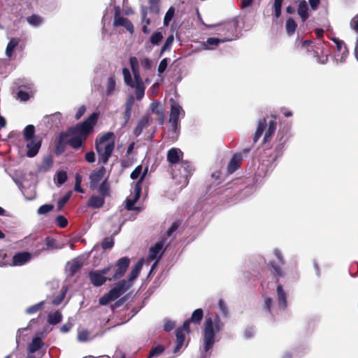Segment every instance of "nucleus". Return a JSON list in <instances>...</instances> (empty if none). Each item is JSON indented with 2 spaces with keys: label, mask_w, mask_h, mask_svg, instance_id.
Returning a JSON list of instances; mask_svg holds the SVG:
<instances>
[{
  "label": "nucleus",
  "mask_w": 358,
  "mask_h": 358,
  "mask_svg": "<svg viewBox=\"0 0 358 358\" xmlns=\"http://www.w3.org/2000/svg\"><path fill=\"white\" fill-rule=\"evenodd\" d=\"M223 327L224 324L217 315L206 318L202 335L201 358H210V350L216 342V334Z\"/></svg>",
  "instance_id": "f257e3e1"
},
{
  "label": "nucleus",
  "mask_w": 358,
  "mask_h": 358,
  "mask_svg": "<svg viewBox=\"0 0 358 358\" xmlns=\"http://www.w3.org/2000/svg\"><path fill=\"white\" fill-rule=\"evenodd\" d=\"M129 64L134 75V79L129 70L124 68L122 69L124 80L127 85L135 89L136 99L140 101L144 96L145 87L140 75L139 62L136 57H131L129 58Z\"/></svg>",
  "instance_id": "f03ea898"
},
{
  "label": "nucleus",
  "mask_w": 358,
  "mask_h": 358,
  "mask_svg": "<svg viewBox=\"0 0 358 358\" xmlns=\"http://www.w3.org/2000/svg\"><path fill=\"white\" fill-rule=\"evenodd\" d=\"M95 145L99 162L106 164L115 148L114 134L111 131L104 134L99 139L96 140Z\"/></svg>",
  "instance_id": "7ed1b4c3"
},
{
  "label": "nucleus",
  "mask_w": 358,
  "mask_h": 358,
  "mask_svg": "<svg viewBox=\"0 0 358 358\" xmlns=\"http://www.w3.org/2000/svg\"><path fill=\"white\" fill-rule=\"evenodd\" d=\"M268 265L271 267V273L276 278V296L278 308L280 310H285L287 306V293L284 290L282 285L278 282L279 278H283L285 276V272L282 268L284 265H281L274 260L270 261Z\"/></svg>",
  "instance_id": "20e7f679"
},
{
  "label": "nucleus",
  "mask_w": 358,
  "mask_h": 358,
  "mask_svg": "<svg viewBox=\"0 0 358 358\" xmlns=\"http://www.w3.org/2000/svg\"><path fill=\"white\" fill-rule=\"evenodd\" d=\"M277 123L275 120L266 122L265 118L260 119L257 123V127L253 136L254 143H257L264 132V142L268 141L276 129Z\"/></svg>",
  "instance_id": "39448f33"
},
{
  "label": "nucleus",
  "mask_w": 358,
  "mask_h": 358,
  "mask_svg": "<svg viewBox=\"0 0 358 358\" xmlns=\"http://www.w3.org/2000/svg\"><path fill=\"white\" fill-rule=\"evenodd\" d=\"M98 114L93 113L85 121L78 124L69 129L71 134H76L86 140L87 136L93 131L98 120Z\"/></svg>",
  "instance_id": "423d86ee"
},
{
  "label": "nucleus",
  "mask_w": 358,
  "mask_h": 358,
  "mask_svg": "<svg viewBox=\"0 0 358 358\" xmlns=\"http://www.w3.org/2000/svg\"><path fill=\"white\" fill-rule=\"evenodd\" d=\"M131 287V284H127L125 280L117 282L108 293L99 299L101 305H106L110 301H115Z\"/></svg>",
  "instance_id": "0eeeda50"
},
{
  "label": "nucleus",
  "mask_w": 358,
  "mask_h": 358,
  "mask_svg": "<svg viewBox=\"0 0 358 358\" xmlns=\"http://www.w3.org/2000/svg\"><path fill=\"white\" fill-rule=\"evenodd\" d=\"M171 103V113L169 115V122L171 124L172 130L176 132L179 127V117L185 115V111L182 106L174 99L171 98L170 100Z\"/></svg>",
  "instance_id": "6e6552de"
},
{
  "label": "nucleus",
  "mask_w": 358,
  "mask_h": 358,
  "mask_svg": "<svg viewBox=\"0 0 358 358\" xmlns=\"http://www.w3.org/2000/svg\"><path fill=\"white\" fill-rule=\"evenodd\" d=\"M112 266H107L101 270H93L89 273V278L91 282L96 287H99L104 284L107 280H111L112 278L106 275L109 273Z\"/></svg>",
  "instance_id": "1a4fd4ad"
},
{
  "label": "nucleus",
  "mask_w": 358,
  "mask_h": 358,
  "mask_svg": "<svg viewBox=\"0 0 358 358\" xmlns=\"http://www.w3.org/2000/svg\"><path fill=\"white\" fill-rule=\"evenodd\" d=\"M147 174V170L141 176V178L135 183L133 187V190L130 196L127 199L126 208L129 210L134 209V204L138 200L141 193V183Z\"/></svg>",
  "instance_id": "9d476101"
},
{
  "label": "nucleus",
  "mask_w": 358,
  "mask_h": 358,
  "mask_svg": "<svg viewBox=\"0 0 358 358\" xmlns=\"http://www.w3.org/2000/svg\"><path fill=\"white\" fill-rule=\"evenodd\" d=\"M129 259L125 257L120 258L115 266H113L111 265L112 268H113L115 270L111 278L116 280L122 277L129 267Z\"/></svg>",
  "instance_id": "9b49d317"
},
{
  "label": "nucleus",
  "mask_w": 358,
  "mask_h": 358,
  "mask_svg": "<svg viewBox=\"0 0 358 358\" xmlns=\"http://www.w3.org/2000/svg\"><path fill=\"white\" fill-rule=\"evenodd\" d=\"M115 10L113 25L115 27H124L130 34H133L134 28L132 23L127 18L120 15V10L119 7H115Z\"/></svg>",
  "instance_id": "f8f14e48"
},
{
  "label": "nucleus",
  "mask_w": 358,
  "mask_h": 358,
  "mask_svg": "<svg viewBox=\"0 0 358 358\" xmlns=\"http://www.w3.org/2000/svg\"><path fill=\"white\" fill-rule=\"evenodd\" d=\"M179 172L180 174L179 183L182 186L187 185L189 182V178L192 173V166L188 162H182Z\"/></svg>",
  "instance_id": "ddd939ff"
},
{
  "label": "nucleus",
  "mask_w": 358,
  "mask_h": 358,
  "mask_svg": "<svg viewBox=\"0 0 358 358\" xmlns=\"http://www.w3.org/2000/svg\"><path fill=\"white\" fill-rule=\"evenodd\" d=\"M34 85L31 83H27L20 87V90L17 92V98L22 101H26L34 95Z\"/></svg>",
  "instance_id": "4468645a"
},
{
  "label": "nucleus",
  "mask_w": 358,
  "mask_h": 358,
  "mask_svg": "<svg viewBox=\"0 0 358 358\" xmlns=\"http://www.w3.org/2000/svg\"><path fill=\"white\" fill-rule=\"evenodd\" d=\"M106 172V169L104 167H100L98 170L93 171L90 176V188L95 189L98 185V183L103 178Z\"/></svg>",
  "instance_id": "2eb2a0df"
},
{
  "label": "nucleus",
  "mask_w": 358,
  "mask_h": 358,
  "mask_svg": "<svg viewBox=\"0 0 358 358\" xmlns=\"http://www.w3.org/2000/svg\"><path fill=\"white\" fill-rule=\"evenodd\" d=\"M27 142V155L29 157H34L36 156L41 148V141L34 138L31 139L30 141H26Z\"/></svg>",
  "instance_id": "dca6fc26"
},
{
  "label": "nucleus",
  "mask_w": 358,
  "mask_h": 358,
  "mask_svg": "<svg viewBox=\"0 0 358 358\" xmlns=\"http://www.w3.org/2000/svg\"><path fill=\"white\" fill-rule=\"evenodd\" d=\"M62 119V115L59 113L48 115L44 117V123L49 128L58 127Z\"/></svg>",
  "instance_id": "f3484780"
},
{
  "label": "nucleus",
  "mask_w": 358,
  "mask_h": 358,
  "mask_svg": "<svg viewBox=\"0 0 358 358\" xmlns=\"http://www.w3.org/2000/svg\"><path fill=\"white\" fill-rule=\"evenodd\" d=\"M182 157V152L178 148H173L167 152V160L171 164L179 162Z\"/></svg>",
  "instance_id": "a211bd4d"
},
{
  "label": "nucleus",
  "mask_w": 358,
  "mask_h": 358,
  "mask_svg": "<svg viewBox=\"0 0 358 358\" xmlns=\"http://www.w3.org/2000/svg\"><path fill=\"white\" fill-rule=\"evenodd\" d=\"M31 259V254L27 252H18L13 257V266H22Z\"/></svg>",
  "instance_id": "6ab92c4d"
},
{
  "label": "nucleus",
  "mask_w": 358,
  "mask_h": 358,
  "mask_svg": "<svg viewBox=\"0 0 358 358\" xmlns=\"http://www.w3.org/2000/svg\"><path fill=\"white\" fill-rule=\"evenodd\" d=\"M143 265V259H141L134 266V267L132 268L131 271L130 272L129 277H128V281L127 284H131V286L132 285L133 281L138 277L139 275L142 267Z\"/></svg>",
  "instance_id": "aec40b11"
},
{
  "label": "nucleus",
  "mask_w": 358,
  "mask_h": 358,
  "mask_svg": "<svg viewBox=\"0 0 358 358\" xmlns=\"http://www.w3.org/2000/svg\"><path fill=\"white\" fill-rule=\"evenodd\" d=\"M242 160V155L241 153L235 154L230 160L227 166V171L229 173H233L239 167L240 162Z\"/></svg>",
  "instance_id": "412c9836"
},
{
  "label": "nucleus",
  "mask_w": 358,
  "mask_h": 358,
  "mask_svg": "<svg viewBox=\"0 0 358 358\" xmlns=\"http://www.w3.org/2000/svg\"><path fill=\"white\" fill-rule=\"evenodd\" d=\"M164 245V241H160L157 243L153 247H151L149 250L148 260L152 261L157 258L158 255L162 252Z\"/></svg>",
  "instance_id": "4be33fe9"
},
{
  "label": "nucleus",
  "mask_w": 358,
  "mask_h": 358,
  "mask_svg": "<svg viewBox=\"0 0 358 358\" xmlns=\"http://www.w3.org/2000/svg\"><path fill=\"white\" fill-rule=\"evenodd\" d=\"M308 4L305 0L299 1L297 12L301 20L305 22L308 17Z\"/></svg>",
  "instance_id": "5701e85b"
},
{
  "label": "nucleus",
  "mask_w": 358,
  "mask_h": 358,
  "mask_svg": "<svg viewBox=\"0 0 358 358\" xmlns=\"http://www.w3.org/2000/svg\"><path fill=\"white\" fill-rule=\"evenodd\" d=\"M43 345V342L39 337H34L28 345L27 350L29 354H33L40 350Z\"/></svg>",
  "instance_id": "b1692460"
},
{
  "label": "nucleus",
  "mask_w": 358,
  "mask_h": 358,
  "mask_svg": "<svg viewBox=\"0 0 358 358\" xmlns=\"http://www.w3.org/2000/svg\"><path fill=\"white\" fill-rule=\"evenodd\" d=\"M104 200L103 196H92L88 200L87 205L94 208H99L103 205Z\"/></svg>",
  "instance_id": "393cba45"
},
{
  "label": "nucleus",
  "mask_w": 358,
  "mask_h": 358,
  "mask_svg": "<svg viewBox=\"0 0 358 358\" xmlns=\"http://www.w3.org/2000/svg\"><path fill=\"white\" fill-rule=\"evenodd\" d=\"M83 266L80 259H74L67 264L66 268L71 275H74Z\"/></svg>",
  "instance_id": "a878e982"
},
{
  "label": "nucleus",
  "mask_w": 358,
  "mask_h": 358,
  "mask_svg": "<svg viewBox=\"0 0 358 358\" xmlns=\"http://www.w3.org/2000/svg\"><path fill=\"white\" fill-rule=\"evenodd\" d=\"M149 123V117L147 116L143 117L138 122L137 126L134 130V134L136 136H139L144 128L147 127Z\"/></svg>",
  "instance_id": "bb28decb"
},
{
  "label": "nucleus",
  "mask_w": 358,
  "mask_h": 358,
  "mask_svg": "<svg viewBox=\"0 0 358 358\" xmlns=\"http://www.w3.org/2000/svg\"><path fill=\"white\" fill-rule=\"evenodd\" d=\"M20 39L17 38H12L8 42L6 49V55L8 57H11L13 52L15 48L20 43Z\"/></svg>",
  "instance_id": "cd10ccee"
},
{
  "label": "nucleus",
  "mask_w": 358,
  "mask_h": 358,
  "mask_svg": "<svg viewBox=\"0 0 358 358\" xmlns=\"http://www.w3.org/2000/svg\"><path fill=\"white\" fill-rule=\"evenodd\" d=\"M176 346L174 348L173 352H177L183 345L185 342V334L183 330L181 329H178L176 330Z\"/></svg>",
  "instance_id": "c85d7f7f"
},
{
  "label": "nucleus",
  "mask_w": 358,
  "mask_h": 358,
  "mask_svg": "<svg viewBox=\"0 0 358 358\" xmlns=\"http://www.w3.org/2000/svg\"><path fill=\"white\" fill-rule=\"evenodd\" d=\"M176 346L174 348L173 352H177L183 345L185 342V334L183 330L181 329H178L176 330Z\"/></svg>",
  "instance_id": "c756f323"
},
{
  "label": "nucleus",
  "mask_w": 358,
  "mask_h": 358,
  "mask_svg": "<svg viewBox=\"0 0 358 358\" xmlns=\"http://www.w3.org/2000/svg\"><path fill=\"white\" fill-rule=\"evenodd\" d=\"M62 320V315L59 310L50 313L48 315V322L50 324H57Z\"/></svg>",
  "instance_id": "7c9ffc66"
},
{
  "label": "nucleus",
  "mask_w": 358,
  "mask_h": 358,
  "mask_svg": "<svg viewBox=\"0 0 358 358\" xmlns=\"http://www.w3.org/2000/svg\"><path fill=\"white\" fill-rule=\"evenodd\" d=\"M85 140L76 134H72V137L69 138V144L71 145L73 149H78L80 148L83 141Z\"/></svg>",
  "instance_id": "2f4dec72"
},
{
  "label": "nucleus",
  "mask_w": 358,
  "mask_h": 358,
  "mask_svg": "<svg viewBox=\"0 0 358 358\" xmlns=\"http://www.w3.org/2000/svg\"><path fill=\"white\" fill-rule=\"evenodd\" d=\"M35 127L32 124L27 125L23 130V136L25 141H30L36 138L34 137Z\"/></svg>",
  "instance_id": "473e14b6"
},
{
  "label": "nucleus",
  "mask_w": 358,
  "mask_h": 358,
  "mask_svg": "<svg viewBox=\"0 0 358 358\" xmlns=\"http://www.w3.org/2000/svg\"><path fill=\"white\" fill-rule=\"evenodd\" d=\"M231 41V39H227V38L219 39L217 38H208L207 39L206 43L203 45V48L204 50H208V45H215L216 46L220 43H223L225 41Z\"/></svg>",
  "instance_id": "72a5a7b5"
},
{
  "label": "nucleus",
  "mask_w": 358,
  "mask_h": 358,
  "mask_svg": "<svg viewBox=\"0 0 358 358\" xmlns=\"http://www.w3.org/2000/svg\"><path fill=\"white\" fill-rule=\"evenodd\" d=\"M164 350V348L162 345H159L155 346L151 349L148 358H154V357H159V355H161L162 354Z\"/></svg>",
  "instance_id": "f704fd0d"
},
{
  "label": "nucleus",
  "mask_w": 358,
  "mask_h": 358,
  "mask_svg": "<svg viewBox=\"0 0 358 358\" xmlns=\"http://www.w3.org/2000/svg\"><path fill=\"white\" fill-rule=\"evenodd\" d=\"M54 180H55V182L57 184V185H61L66 181L67 174L64 171H59L56 174Z\"/></svg>",
  "instance_id": "c9c22d12"
},
{
  "label": "nucleus",
  "mask_w": 358,
  "mask_h": 358,
  "mask_svg": "<svg viewBox=\"0 0 358 358\" xmlns=\"http://www.w3.org/2000/svg\"><path fill=\"white\" fill-rule=\"evenodd\" d=\"M173 41H174V37H173V34H171L167 37L164 44L163 45V46L162 48V50L160 52V55H162L165 51L170 50V49L173 45Z\"/></svg>",
  "instance_id": "e433bc0d"
},
{
  "label": "nucleus",
  "mask_w": 358,
  "mask_h": 358,
  "mask_svg": "<svg viewBox=\"0 0 358 358\" xmlns=\"http://www.w3.org/2000/svg\"><path fill=\"white\" fill-rule=\"evenodd\" d=\"M163 39V34L161 31H155L150 36V41L152 45H159Z\"/></svg>",
  "instance_id": "4c0bfd02"
},
{
  "label": "nucleus",
  "mask_w": 358,
  "mask_h": 358,
  "mask_svg": "<svg viewBox=\"0 0 358 358\" xmlns=\"http://www.w3.org/2000/svg\"><path fill=\"white\" fill-rule=\"evenodd\" d=\"M203 310L201 308L195 310L192 315L191 322L194 323H199L203 318Z\"/></svg>",
  "instance_id": "58836bf2"
},
{
  "label": "nucleus",
  "mask_w": 358,
  "mask_h": 358,
  "mask_svg": "<svg viewBox=\"0 0 358 358\" xmlns=\"http://www.w3.org/2000/svg\"><path fill=\"white\" fill-rule=\"evenodd\" d=\"M296 28V24L292 18L287 19L286 22V30L289 35L294 33Z\"/></svg>",
  "instance_id": "ea45409f"
},
{
  "label": "nucleus",
  "mask_w": 358,
  "mask_h": 358,
  "mask_svg": "<svg viewBox=\"0 0 358 358\" xmlns=\"http://www.w3.org/2000/svg\"><path fill=\"white\" fill-rule=\"evenodd\" d=\"M54 209L52 204H44L39 207L37 210V213L40 215H45L51 212Z\"/></svg>",
  "instance_id": "a19ab883"
},
{
  "label": "nucleus",
  "mask_w": 358,
  "mask_h": 358,
  "mask_svg": "<svg viewBox=\"0 0 358 358\" xmlns=\"http://www.w3.org/2000/svg\"><path fill=\"white\" fill-rule=\"evenodd\" d=\"M152 112L157 115H163V108L161 103L158 101H154L151 103L150 106Z\"/></svg>",
  "instance_id": "79ce46f5"
},
{
  "label": "nucleus",
  "mask_w": 358,
  "mask_h": 358,
  "mask_svg": "<svg viewBox=\"0 0 358 358\" xmlns=\"http://www.w3.org/2000/svg\"><path fill=\"white\" fill-rule=\"evenodd\" d=\"M43 305L44 301H43L36 304L31 306L26 309V313L27 314H34L38 311L39 310H41L43 308Z\"/></svg>",
  "instance_id": "37998d69"
},
{
  "label": "nucleus",
  "mask_w": 358,
  "mask_h": 358,
  "mask_svg": "<svg viewBox=\"0 0 358 358\" xmlns=\"http://www.w3.org/2000/svg\"><path fill=\"white\" fill-rule=\"evenodd\" d=\"M348 55V51L346 52H340L339 53H335L334 55V60L337 64L338 63H344L346 61V58Z\"/></svg>",
  "instance_id": "c03bdc74"
},
{
  "label": "nucleus",
  "mask_w": 358,
  "mask_h": 358,
  "mask_svg": "<svg viewBox=\"0 0 358 358\" xmlns=\"http://www.w3.org/2000/svg\"><path fill=\"white\" fill-rule=\"evenodd\" d=\"M115 87V81L113 77H110L108 79L107 87H106V94L110 96L113 94Z\"/></svg>",
  "instance_id": "a18cd8bd"
},
{
  "label": "nucleus",
  "mask_w": 358,
  "mask_h": 358,
  "mask_svg": "<svg viewBox=\"0 0 358 358\" xmlns=\"http://www.w3.org/2000/svg\"><path fill=\"white\" fill-rule=\"evenodd\" d=\"M52 164V161L50 158L47 157L44 159L42 164L39 167L40 172H46L48 171Z\"/></svg>",
  "instance_id": "49530a36"
},
{
  "label": "nucleus",
  "mask_w": 358,
  "mask_h": 358,
  "mask_svg": "<svg viewBox=\"0 0 358 358\" xmlns=\"http://www.w3.org/2000/svg\"><path fill=\"white\" fill-rule=\"evenodd\" d=\"M175 13V8L173 7H170L168 11L166 12L164 18V25L168 26L170 21L173 17Z\"/></svg>",
  "instance_id": "de8ad7c7"
},
{
  "label": "nucleus",
  "mask_w": 358,
  "mask_h": 358,
  "mask_svg": "<svg viewBox=\"0 0 358 358\" xmlns=\"http://www.w3.org/2000/svg\"><path fill=\"white\" fill-rule=\"evenodd\" d=\"M333 41L335 43L336 46V53H339L340 52H343V51L346 52V50H348L346 45L343 41H342L338 38H334Z\"/></svg>",
  "instance_id": "09e8293b"
},
{
  "label": "nucleus",
  "mask_w": 358,
  "mask_h": 358,
  "mask_svg": "<svg viewBox=\"0 0 358 358\" xmlns=\"http://www.w3.org/2000/svg\"><path fill=\"white\" fill-rule=\"evenodd\" d=\"M273 254L276 257V259L278 260L277 262H278L281 265H285V261L283 255L279 249H278V248L273 249Z\"/></svg>",
  "instance_id": "8fccbe9b"
},
{
  "label": "nucleus",
  "mask_w": 358,
  "mask_h": 358,
  "mask_svg": "<svg viewBox=\"0 0 358 358\" xmlns=\"http://www.w3.org/2000/svg\"><path fill=\"white\" fill-rule=\"evenodd\" d=\"M145 170H147V169H145ZM145 172H143L142 173V166H138L131 173V178L133 179V180H136V179H138L139 178V179L141 178V176Z\"/></svg>",
  "instance_id": "3c124183"
},
{
  "label": "nucleus",
  "mask_w": 358,
  "mask_h": 358,
  "mask_svg": "<svg viewBox=\"0 0 358 358\" xmlns=\"http://www.w3.org/2000/svg\"><path fill=\"white\" fill-rule=\"evenodd\" d=\"M273 299L269 297L265 296L264 297V308L269 313H271V308L273 306Z\"/></svg>",
  "instance_id": "603ef678"
},
{
  "label": "nucleus",
  "mask_w": 358,
  "mask_h": 358,
  "mask_svg": "<svg viewBox=\"0 0 358 358\" xmlns=\"http://www.w3.org/2000/svg\"><path fill=\"white\" fill-rule=\"evenodd\" d=\"M99 192L101 193V196L105 197L108 194L109 187L106 182V180H104L99 187Z\"/></svg>",
  "instance_id": "864d4df0"
},
{
  "label": "nucleus",
  "mask_w": 358,
  "mask_h": 358,
  "mask_svg": "<svg viewBox=\"0 0 358 358\" xmlns=\"http://www.w3.org/2000/svg\"><path fill=\"white\" fill-rule=\"evenodd\" d=\"M78 340L80 342H86L91 340L89 338V332L87 330H83L78 332Z\"/></svg>",
  "instance_id": "5fc2aeb1"
},
{
  "label": "nucleus",
  "mask_w": 358,
  "mask_h": 358,
  "mask_svg": "<svg viewBox=\"0 0 358 358\" xmlns=\"http://www.w3.org/2000/svg\"><path fill=\"white\" fill-rule=\"evenodd\" d=\"M27 22L31 25L38 26L41 22V18L38 15H33L27 17Z\"/></svg>",
  "instance_id": "6e6d98bb"
},
{
  "label": "nucleus",
  "mask_w": 358,
  "mask_h": 358,
  "mask_svg": "<svg viewBox=\"0 0 358 358\" xmlns=\"http://www.w3.org/2000/svg\"><path fill=\"white\" fill-rule=\"evenodd\" d=\"M113 245H114L113 238H108V237L106 238L101 243V246H102L103 249H104V250L112 248Z\"/></svg>",
  "instance_id": "4d7b16f0"
},
{
  "label": "nucleus",
  "mask_w": 358,
  "mask_h": 358,
  "mask_svg": "<svg viewBox=\"0 0 358 358\" xmlns=\"http://www.w3.org/2000/svg\"><path fill=\"white\" fill-rule=\"evenodd\" d=\"M55 222L57 224L62 228L66 227L68 224L67 219L64 217L63 215H58L56 217Z\"/></svg>",
  "instance_id": "13d9d810"
},
{
  "label": "nucleus",
  "mask_w": 358,
  "mask_h": 358,
  "mask_svg": "<svg viewBox=\"0 0 358 358\" xmlns=\"http://www.w3.org/2000/svg\"><path fill=\"white\" fill-rule=\"evenodd\" d=\"M168 61L169 59L164 58L160 62L157 69L159 75H161L165 71L168 66Z\"/></svg>",
  "instance_id": "bf43d9fd"
},
{
  "label": "nucleus",
  "mask_w": 358,
  "mask_h": 358,
  "mask_svg": "<svg viewBox=\"0 0 358 358\" xmlns=\"http://www.w3.org/2000/svg\"><path fill=\"white\" fill-rule=\"evenodd\" d=\"M71 196V193H68L66 195H64L63 197H62L58 201H57V206L59 210H61L64 206L66 204V203L69 201Z\"/></svg>",
  "instance_id": "052dcab7"
},
{
  "label": "nucleus",
  "mask_w": 358,
  "mask_h": 358,
  "mask_svg": "<svg viewBox=\"0 0 358 358\" xmlns=\"http://www.w3.org/2000/svg\"><path fill=\"white\" fill-rule=\"evenodd\" d=\"M140 63H141V66L145 70H149L152 67V62L148 58H143V59H141Z\"/></svg>",
  "instance_id": "680f3d73"
},
{
  "label": "nucleus",
  "mask_w": 358,
  "mask_h": 358,
  "mask_svg": "<svg viewBox=\"0 0 358 358\" xmlns=\"http://www.w3.org/2000/svg\"><path fill=\"white\" fill-rule=\"evenodd\" d=\"M64 295H65V292H63L61 294L57 296L56 297H55L53 299H52V304L55 305V306H58L59 305L62 301L64 300Z\"/></svg>",
  "instance_id": "e2e57ef3"
},
{
  "label": "nucleus",
  "mask_w": 358,
  "mask_h": 358,
  "mask_svg": "<svg viewBox=\"0 0 358 358\" xmlns=\"http://www.w3.org/2000/svg\"><path fill=\"white\" fill-rule=\"evenodd\" d=\"M174 327L175 323L173 321L169 320L164 321V329L165 331H170L173 329Z\"/></svg>",
  "instance_id": "0e129e2a"
},
{
  "label": "nucleus",
  "mask_w": 358,
  "mask_h": 358,
  "mask_svg": "<svg viewBox=\"0 0 358 358\" xmlns=\"http://www.w3.org/2000/svg\"><path fill=\"white\" fill-rule=\"evenodd\" d=\"M350 27L358 33V14L356 15L350 21Z\"/></svg>",
  "instance_id": "69168bd1"
},
{
  "label": "nucleus",
  "mask_w": 358,
  "mask_h": 358,
  "mask_svg": "<svg viewBox=\"0 0 358 358\" xmlns=\"http://www.w3.org/2000/svg\"><path fill=\"white\" fill-rule=\"evenodd\" d=\"M134 104V97L133 95H130L125 102V108L131 109Z\"/></svg>",
  "instance_id": "338daca9"
},
{
  "label": "nucleus",
  "mask_w": 358,
  "mask_h": 358,
  "mask_svg": "<svg viewBox=\"0 0 358 358\" xmlns=\"http://www.w3.org/2000/svg\"><path fill=\"white\" fill-rule=\"evenodd\" d=\"M47 249H55L56 248L55 241L53 238L48 237L45 240Z\"/></svg>",
  "instance_id": "774afa93"
}]
</instances>
